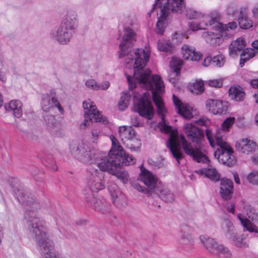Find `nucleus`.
I'll list each match as a JSON object with an SVG mask.
<instances>
[{
    "label": "nucleus",
    "mask_w": 258,
    "mask_h": 258,
    "mask_svg": "<svg viewBox=\"0 0 258 258\" xmlns=\"http://www.w3.org/2000/svg\"><path fill=\"white\" fill-rule=\"evenodd\" d=\"M125 75H126V79L127 80L128 83L129 85V88L130 89H133L135 88H136V83H135V82H133L131 77L126 74H125Z\"/></svg>",
    "instance_id": "13d9d810"
},
{
    "label": "nucleus",
    "mask_w": 258,
    "mask_h": 258,
    "mask_svg": "<svg viewBox=\"0 0 258 258\" xmlns=\"http://www.w3.org/2000/svg\"><path fill=\"white\" fill-rule=\"evenodd\" d=\"M235 121V118L230 117L226 119L222 124V128L224 131H228L232 126Z\"/></svg>",
    "instance_id": "de8ad7c7"
},
{
    "label": "nucleus",
    "mask_w": 258,
    "mask_h": 258,
    "mask_svg": "<svg viewBox=\"0 0 258 258\" xmlns=\"http://www.w3.org/2000/svg\"><path fill=\"white\" fill-rule=\"evenodd\" d=\"M131 123L132 126L136 127L140 126V123L138 120V116L136 115H132L131 116Z\"/></svg>",
    "instance_id": "6e6d98bb"
},
{
    "label": "nucleus",
    "mask_w": 258,
    "mask_h": 258,
    "mask_svg": "<svg viewBox=\"0 0 258 258\" xmlns=\"http://www.w3.org/2000/svg\"><path fill=\"white\" fill-rule=\"evenodd\" d=\"M200 239L207 250L217 256H223L225 258H230L232 253L229 248L222 244L218 243L213 238L201 235Z\"/></svg>",
    "instance_id": "1a4fd4ad"
},
{
    "label": "nucleus",
    "mask_w": 258,
    "mask_h": 258,
    "mask_svg": "<svg viewBox=\"0 0 258 258\" xmlns=\"http://www.w3.org/2000/svg\"><path fill=\"white\" fill-rule=\"evenodd\" d=\"M22 104L20 101L14 100L6 104L5 107L7 111H12L15 117L19 118L22 114Z\"/></svg>",
    "instance_id": "c85d7f7f"
},
{
    "label": "nucleus",
    "mask_w": 258,
    "mask_h": 258,
    "mask_svg": "<svg viewBox=\"0 0 258 258\" xmlns=\"http://www.w3.org/2000/svg\"><path fill=\"white\" fill-rule=\"evenodd\" d=\"M153 194L157 195L162 200L166 203H171L174 200L173 194L167 188H164L161 184L156 187Z\"/></svg>",
    "instance_id": "bb28decb"
},
{
    "label": "nucleus",
    "mask_w": 258,
    "mask_h": 258,
    "mask_svg": "<svg viewBox=\"0 0 258 258\" xmlns=\"http://www.w3.org/2000/svg\"><path fill=\"white\" fill-rule=\"evenodd\" d=\"M250 84L253 88H258V79L251 80Z\"/></svg>",
    "instance_id": "e2e57ef3"
},
{
    "label": "nucleus",
    "mask_w": 258,
    "mask_h": 258,
    "mask_svg": "<svg viewBox=\"0 0 258 258\" xmlns=\"http://www.w3.org/2000/svg\"><path fill=\"white\" fill-rule=\"evenodd\" d=\"M90 175L88 178L87 186L85 189L86 197L95 196L99 190L105 187L103 181L104 177V173L99 171L97 169H91Z\"/></svg>",
    "instance_id": "6e6552de"
},
{
    "label": "nucleus",
    "mask_w": 258,
    "mask_h": 258,
    "mask_svg": "<svg viewBox=\"0 0 258 258\" xmlns=\"http://www.w3.org/2000/svg\"><path fill=\"white\" fill-rule=\"evenodd\" d=\"M234 208H235V205L231 204L230 206H227V210L228 212L233 213H234Z\"/></svg>",
    "instance_id": "0e129e2a"
},
{
    "label": "nucleus",
    "mask_w": 258,
    "mask_h": 258,
    "mask_svg": "<svg viewBox=\"0 0 258 258\" xmlns=\"http://www.w3.org/2000/svg\"><path fill=\"white\" fill-rule=\"evenodd\" d=\"M246 46V42L244 38H238L233 41L229 46V54L230 56L234 57L237 55L238 52L243 50Z\"/></svg>",
    "instance_id": "393cba45"
},
{
    "label": "nucleus",
    "mask_w": 258,
    "mask_h": 258,
    "mask_svg": "<svg viewBox=\"0 0 258 258\" xmlns=\"http://www.w3.org/2000/svg\"><path fill=\"white\" fill-rule=\"evenodd\" d=\"M173 101L177 110V112L186 119H190L194 117L192 108L187 104L182 103L174 94L172 95Z\"/></svg>",
    "instance_id": "412c9836"
},
{
    "label": "nucleus",
    "mask_w": 258,
    "mask_h": 258,
    "mask_svg": "<svg viewBox=\"0 0 258 258\" xmlns=\"http://www.w3.org/2000/svg\"><path fill=\"white\" fill-rule=\"evenodd\" d=\"M233 153V149L231 147H229L223 150L217 149L214 153V156L219 162L223 165L232 167L236 163V160Z\"/></svg>",
    "instance_id": "2eb2a0df"
},
{
    "label": "nucleus",
    "mask_w": 258,
    "mask_h": 258,
    "mask_svg": "<svg viewBox=\"0 0 258 258\" xmlns=\"http://www.w3.org/2000/svg\"><path fill=\"white\" fill-rule=\"evenodd\" d=\"M180 231L181 235L179 242L185 250L189 251L192 249L195 242L191 235L188 232V227L186 225H182Z\"/></svg>",
    "instance_id": "aec40b11"
},
{
    "label": "nucleus",
    "mask_w": 258,
    "mask_h": 258,
    "mask_svg": "<svg viewBox=\"0 0 258 258\" xmlns=\"http://www.w3.org/2000/svg\"><path fill=\"white\" fill-rule=\"evenodd\" d=\"M184 7V0H155L148 15L150 16L156 8L160 9V16L156 24L157 33L160 34L163 33L165 21L171 13H181Z\"/></svg>",
    "instance_id": "20e7f679"
},
{
    "label": "nucleus",
    "mask_w": 258,
    "mask_h": 258,
    "mask_svg": "<svg viewBox=\"0 0 258 258\" xmlns=\"http://www.w3.org/2000/svg\"><path fill=\"white\" fill-rule=\"evenodd\" d=\"M118 168H116L113 170L111 174L115 176L118 179H120L123 183L127 182L128 179V174L127 171L124 170H118Z\"/></svg>",
    "instance_id": "ea45409f"
},
{
    "label": "nucleus",
    "mask_w": 258,
    "mask_h": 258,
    "mask_svg": "<svg viewBox=\"0 0 258 258\" xmlns=\"http://www.w3.org/2000/svg\"><path fill=\"white\" fill-rule=\"evenodd\" d=\"M140 168L141 173L138 179L142 181L146 187L142 186L136 183L133 184V186L139 191L145 193L148 196H151L155 191L156 187L161 184L158 182L157 179L151 172L144 168L143 165H141Z\"/></svg>",
    "instance_id": "0eeeda50"
},
{
    "label": "nucleus",
    "mask_w": 258,
    "mask_h": 258,
    "mask_svg": "<svg viewBox=\"0 0 258 258\" xmlns=\"http://www.w3.org/2000/svg\"><path fill=\"white\" fill-rule=\"evenodd\" d=\"M190 91L198 94L204 91V83L202 81H197L190 88Z\"/></svg>",
    "instance_id": "79ce46f5"
},
{
    "label": "nucleus",
    "mask_w": 258,
    "mask_h": 258,
    "mask_svg": "<svg viewBox=\"0 0 258 258\" xmlns=\"http://www.w3.org/2000/svg\"><path fill=\"white\" fill-rule=\"evenodd\" d=\"M110 86V83L108 81H105L102 82L101 84L98 85L99 89L103 90H107Z\"/></svg>",
    "instance_id": "bf43d9fd"
},
{
    "label": "nucleus",
    "mask_w": 258,
    "mask_h": 258,
    "mask_svg": "<svg viewBox=\"0 0 258 258\" xmlns=\"http://www.w3.org/2000/svg\"><path fill=\"white\" fill-rule=\"evenodd\" d=\"M238 24L241 29H247L252 27L253 23L242 11H240L238 17Z\"/></svg>",
    "instance_id": "f704fd0d"
},
{
    "label": "nucleus",
    "mask_w": 258,
    "mask_h": 258,
    "mask_svg": "<svg viewBox=\"0 0 258 258\" xmlns=\"http://www.w3.org/2000/svg\"><path fill=\"white\" fill-rule=\"evenodd\" d=\"M110 139L112 142V148L108 152V154L112 156H115V158H117V156L123 154L124 150L115 137L111 136Z\"/></svg>",
    "instance_id": "72a5a7b5"
},
{
    "label": "nucleus",
    "mask_w": 258,
    "mask_h": 258,
    "mask_svg": "<svg viewBox=\"0 0 258 258\" xmlns=\"http://www.w3.org/2000/svg\"><path fill=\"white\" fill-rule=\"evenodd\" d=\"M210 64H212V58L211 57H207L206 58H205L203 64L205 67H208L210 65Z\"/></svg>",
    "instance_id": "052dcab7"
},
{
    "label": "nucleus",
    "mask_w": 258,
    "mask_h": 258,
    "mask_svg": "<svg viewBox=\"0 0 258 258\" xmlns=\"http://www.w3.org/2000/svg\"><path fill=\"white\" fill-rule=\"evenodd\" d=\"M182 60L178 58H172V61L170 62L171 73L169 75V81L174 84L175 82L174 77H177L180 71V67L182 65Z\"/></svg>",
    "instance_id": "a878e982"
},
{
    "label": "nucleus",
    "mask_w": 258,
    "mask_h": 258,
    "mask_svg": "<svg viewBox=\"0 0 258 258\" xmlns=\"http://www.w3.org/2000/svg\"><path fill=\"white\" fill-rule=\"evenodd\" d=\"M99 132L97 130H94L92 131V138L94 139L93 142L95 143V140H96L99 136Z\"/></svg>",
    "instance_id": "680f3d73"
},
{
    "label": "nucleus",
    "mask_w": 258,
    "mask_h": 258,
    "mask_svg": "<svg viewBox=\"0 0 258 258\" xmlns=\"http://www.w3.org/2000/svg\"><path fill=\"white\" fill-rule=\"evenodd\" d=\"M196 172L201 175H204L214 181H218L220 180V175L215 168H209L199 169Z\"/></svg>",
    "instance_id": "2f4dec72"
},
{
    "label": "nucleus",
    "mask_w": 258,
    "mask_h": 258,
    "mask_svg": "<svg viewBox=\"0 0 258 258\" xmlns=\"http://www.w3.org/2000/svg\"><path fill=\"white\" fill-rule=\"evenodd\" d=\"M16 195L17 196L18 200L20 203L30 207V208L27 210L25 215V219L26 220V227L28 231H29V229L27 222L29 219H33L37 218L44 222L45 232L47 233V228L45 221L39 217L37 213L34 212V211L39 209V204L36 202L34 198L30 197V196L28 195V193L23 189H18ZM28 232H29V231Z\"/></svg>",
    "instance_id": "423d86ee"
},
{
    "label": "nucleus",
    "mask_w": 258,
    "mask_h": 258,
    "mask_svg": "<svg viewBox=\"0 0 258 258\" xmlns=\"http://www.w3.org/2000/svg\"><path fill=\"white\" fill-rule=\"evenodd\" d=\"M252 13L254 17H258V3L253 8Z\"/></svg>",
    "instance_id": "69168bd1"
},
{
    "label": "nucleus",
    "mask_w": 258,
    "mask_h": 258,
    "mask_svg": "<svg viewBox=\"0 0 258 258\" xmlns=\"http://www.w3.org/2000/svg\"><path fill=\"white\" fill-rule=\"evenodd\" d=\"M180 138L182 149L186 154L191 157L195 161L198 163H207L208 164L209 163L210 160L203 153L200 146L194 148L191 144L187 141L183 135H180Z\"/></svg>",
    "instance_id": "9b49d317"
},
{
    "label": "nucleus",
    "mask_w": 258,
    "mask_h": 258,
    "mask_svg": "<svg viewBox=\"0 0 258 258\" xmlns=\"http://www.w3.org/2000/svg\"><path fill=\"white\" fill-rule=\"evenodd\" d=\"M208 84L213 87H221L222 86L223 82L220 79L210 80L208 81Z\"/></svg>",
    "instance_id": "603ef678"
},
{
    "label": "nucleus",
    "mask_w": 258,
    "mask_h": 258,
    "mask_svg": "<svg viewBox=\"0 0 258 258\" xmlns=\"http://www.w3.org/2000/svg\"><path fill=\"white\" fill-rule=\"evenodd\" d=\"M17 127L22 132H24V135L27 138L31 140H36L37 139V136L34 135L33 133L30 132H24L20 127L19 125H17Z\"/></svg>",
    "instance_id": "5fc2aeb1"
},
{
    "label": "nucleus",
    "mask_w": 258,
    "mask_h": 258,
    "mask_svg": "<svg viewBox=\"0 0 258 258\" xmlns=\"http://www.w3.org/2000/svg\"><path fill=\"white\" fill-rule=\"evenodd\" d=\"M118 133L122 144L126 142V140H131L134 136H136V131L131 126H122L119 127Z\"/></svg>",
    "instance_id": "cd10ccee"
},
{
    "label": "nucleus",
    "mask_w": 258,
    "mask_h": 258,
    "mask_svg": "<svg viewBox=\"0 0 258 258\" xmlns=\"http://www.w3.org/2000/svg\"><path fill=\"white\" fill-rule=\"evenodd\" d=\"M135 35L134 30L130 27H126L124 28L122 40L119 44V57L126 56V63L134 64V79L138 82L141 87L152 91L153 101L157 107V112L161 118V121L159 123L160 130L166 134H169V136H178L176 129H173L171 126L165 123V106L161 96L156 92L161 93L164 88L161 77L157 75L151 77L150 71L148 69H144L145 62L143 61L142 54L139 52V50L132 49L136 41Z\"/></svg>",
    "instance_id": "f257e3e1"
},
{
    "label": "nucleus",
    "mask_w": 258,
    "mask_h": 258,
    "mask_svg": "<svg viewBox=\"0 0 258 258\" xmlns=\"http://www.w3.org/2000/svg\"><path fill=\"white\" fill-rule=\"evenodd\" d=\"M220 16L218 12H214L211 14L210 20L206 26H210L216 31H219L221 33L222 37H230L228 33L229 29L233 30L237 28V23L235 22H229L226 25H224L219 22Z\"/></svg>",
    "instance_id": "ddd939ff"
},
{
    "label": "nucleus",
    "mask_w": 258,
    "mask_h": 258,
    "mask_svg": "<svg viewBox=\"0 0 258 258\" xmlns=\"http://www.w3.org/2000/svg\"><path fill=\"white\" fill-rule=\"evenodd\" d=\"M202 36L207 43L215 46L219 45L223 41L224 38L221 37V33L218 35L211 32H204Z\"/></svg>",
    "instance_id": "7c9ffc66"
},
{
    "label": "nucleus",
    "mask_w": 258,
    "mask_h": 258,
    "mask_svg": "<svg viewBox=\"0 0 258 258\" xmlns=\"http://www.w3.org/2000/svg\"><path fill=\"white\" fill-rule=\"evenodd\" d=\"M148 92L143 93V96L135 100V109L140 115L148 119H151L154 115V109L150 99Z\"/></svg>",
    "instance_id": "f8f14e48"
},
{
    "label": "nucleus",
    "mask_w": 258,
    "mask_h": 258,
    "mask_svg": "<svg viewBox=\"0 0 258 258\" xmlns=\"http://www.w3.org/2000/svg\"><path fill=\"white\" fill-rule=\"evenodd\" d=\"M130 97L127 94H124L121 96L118 102V108L120 110H124L127 107L129 104Z\"/></svg>",
    "instance_id": "a19ab883"
},
{
    "label": "nucleus",
    "mask_w": 258,
    "mask_h": 258,
    "mask_svg": "<svg viewBox=\"0 0 258 258\" xmlns=\"http://www.w3.org/2000/svg\"><path fill=\"white\" fill-rule=\"evenodd\" d=\"M228 92L231 99L235 101H242L245 98V92L243 88L239 86L231 87Z\"/></svg>",
    "instance_id": "c756f323"
},
{
    "label": "nucleus",
    "mask_w": 258,
    "mask_h": 258,
    "mask_svg": "<svg viewBox=\"0 0 258 258\" xmlns=\"http://www.w3.org/2000/svg\"><path fill=\"white\" fill-rule=\"evenodd\" d=\"M126 141V142L124 143V146L131 151H137L141 146L140 140L136 136H134L131 140Z\"/></svg>",
    "instance_id": "e433bc0d"
},
{
    "label": "nucleus",
    "mask_w": 258,
    "mask_h": 258,
    "mask_svg": "<svg viewBox=\"0 0 258 258\" xmlns=\"http://www.w3.org/2000/svg\"><path fill=\"white\" fill-rule=\"evenodd\" d=\"M236 150L245 155L251 154L258 150L256 143L248 139H243L236 142Z\"/></svg>",
    "instance_id": "6ab92c4d"
},
{
    "label": "nucleus",
    "mask_w": 258,
    "mask_h": 258,
    "mask_svg": "<svg viewBox=\"0 0 258 258\" xmlns=\"http://www.w3.org/2000/svg\"><path fill=\"white\" fill-rule=\"evenodd\" d=\"M255 54V52L254 49L247 48L243 49L241 54V56L243 57L248 61L250 58L254 57Z\"/></svg>",
    "instance_id": "a18cd8bd"
},
{
    "label": "nucleus",
    "mask_w": 258,
    "mask_h": 258,
    "mask_svg": "<svg viewBox=\"0 0 258 258\" xmlns=\"http://www.w3.org/2000/svg\"><path fill=\"white\" fill-rule=\"evenodd\" d=\"M206 107L207 110L213 114H225L228 109L227 102L221 100L210 99L207 100Z\"/></svg>",
    "instance_id": "dca6fc26"
},
{
    "label": "nucleus",
    "mask_w": 258,
    "mask_h": 258,
    "mask_svg": "<svg viewBox=\"0 0 258 258\" xmlns=\"http://www.w3.org/2000/svg\"><path fill=\"white\" fill-rule=\"evenodd\" d=\"M247 179L252 184H258V172H251L248 174Z\"/></svg>",
    "instance_id": "09e8293b"
},
{
    "label": "nucleus",
    "mask_w": 258,
    "mask_h": 258,
    "mask_svg": "<svg viewBox=\"0 0 258 258\" xmlns=\"http://www.w3.org/2000/svg\"><path fill=\"white\" fill-rule=\"evenodd\" d=\"M233 191V182L228 179L223 178L220 182V194L224 200H230Z\"/></svg>",
    "instance_id": "4be33fe9"
},
{
    "label": "nucleus",
    "mask_w": 258,
    "mask_h": 258,
    "mask_svg": "<svg viewBox=\"0 0 258 258\" xmlns=\"http://www.w3.org/2000/svg\"><path fill=\"white\" fill-rule=\"evenodd\" d=\"M86 86L94 90H99V87H98V85L95 80L90 79L87 80L85 83Z\"/></svg>",
    "instance_id": "8fccbe9b"
},
{
    "label": "nucleus",
    "mask_w": 258,
    "mask_h": 258,
    "mask_svg": "<svg viewBox=\"0 0 258 258\" xmlns=\"http://www.w3.org/2000/svg\"><path fill=\"white\" fill-rule=\"evenodd\" d=\"M158 48L160 51L170 52L173 50V47L169 41L160 40L158 42Z\"/></svg>",
    "instance_id": "4c0bfd02"
},
{
    "label": "nucleus",
    "mask_w": 258,
    "mask_h": 258,
    "mask_svg": "<svg viewBox=\"0 0 258 258\" xmlns=\"http://www.w3.org/2000/svg\"><path fill=\"white\" fill-rule=\"evenodd\" d=\"M70 149L72 154L78 160L86 164H97L100 169L99 171L102 173L107 172L111 174L114 170L119 167L121 163L117 160L115 156L108 154L107 156H104L102 153L91 147L87 142L72 146Z\"/></svg>",
    "instance_id": "f03ea898"
},
{
    "label": "nucleus",
    "mask_w": 258,
    "mask_h": 258,
    "mask_svg": "<svg viewBox=\"0 0 258 258\" xmlns=\"http://www.w3.org/2000/svg\"><path fill=\"white\" fill-rule=\"evenodd\" d=\"M45 126L49 133L54 137H60L62 135V130L60 122L55 119L53 115L45 113L43 115Z\"/></svg>",
    "instance_id": "4468645a"
},
{
    "label": "nucleus",
    "mask_w": 258,
    "mask_h": 258,
    "mask_svg": "<svg viewBox=\"0 0 258 258\" xmlns=\"http://www.w3.org/2000/svg\"><path fill=\"white\" fill-rule=\"evenodd\" d=\"M186 16L189 19L200 18L203 17V15H202L201 13L192 9H189L188 10H187Z\"/></svg>",
    "instance_id": "49530a36"
},
{
    "label": "nucleus",
    "mask_w": 258,
    "mask_h": 258,
    "mask_svg": "<svg viewBox=\"0 0 258 258\" xmlns=\"http://www.w3.org/2000/svg\"><path fill=\"white\" fill-rule=\"evenodd\" d=\"M183 57L186 60L199 61L201 57L200 52H196L195 49L187 45H184L181 48Z\"/></svg>",
    "instance_id": "b1692460"
},
{
    "label": "nucleus",
    "mask_w": 258,
    "mask_h": 258,
    "mask_svg": "<svg viewBox=\"0 0 258 258\" xmlns=\"http://www.w3.org/2000/svg\"><path fill=\"white\" fill-rule=\"evenodd\" d=\"M86 199L95 211H99L103 214H106L109 212V208L104 200L97 199L95 196L86 197Z\"/></svg>",
    "instance_id": "5701e85b"
},
{
    "label": "nucleus",
    "mask_w": 258,
    "mask_h": 258,
    "mask_svg": "<svg viewBox=\"0 0 258 258\" xmlns=\"http://www.w3.org/2000/svg\"><path fill=\"white\" fill-rule=\"evenodd\" d=\"M88 105L85 101H84L83 103L85 120L84 122L80 125L81 129L86 128L89 125L90 123L93 121L95 122H102L103 124L108 123L106 117L100 114V112L97 109L95 105H90V109H89Z\"/></svg>",
    "instance_id": "9d476101"
},
{
    "label": "nucleus",
    "mask_w": 258,
    "mask_h": 258,
    "mask_svg": "<svg viewBox=\"0 0 258 258\" xmlns=\"http://www.w3.org/2000/svg\"><path fill=\"white\" fill-rule=\"evenodd\" d=\"M183 131L188 140L193 142L199 144L204 140V132L192 124L187 123L184 125Z\"/></svg>",
    "instance_id": "f3484780"
},
{
    "label": "nucleus",
    "mask_w": 258,
    "mask_h": 258,
    "mask_svg": "<svg viewBox=\"0 0 258 258\" xmlns=\"http://www.w3.org/2000/svg\"><path fill=\"white\" fill-rule=\"evenodd\" d=\"M225 58L222 55H218L212 58V64L219 67H222L225 63Z\"/></svg>",
    "instance_id": "c03bdc74"
},
{
    "label": "nucleus",
    "mask_w": 258,
    "mask_h": 258,
    "mask_svg": "<svg viewBox=\"0 0 258 258\" xmlns=\"http://www.w3.org/2000/svg\"><path fill=\"white\" fill-rule=\"evenodd\" d=\"M53 104L61 113H63V108L56 97L55 92L51 90L49 94H46L43 95L41 101L42 109L43 111H47L53 107Z\"/></svg>",
    "instance_id": "a211bd4d"
},
{
    "label": "nucleus",
    "mask_w": 258,
    "mask_h": 258,
    "mask_svg": "<svg viewBox=\"0 0 258 258\" xmlns=\"http://www.w3.org/2000/svg\"><path fill=\"white\" fill-rule=\"evenodd\" d=\"M45 166L49 168L52 171H56L57 170V167L55 165L54 161L52 159L46 161Z\"/></svg>",
    "instance_id": "864d4df0"
},
{
    "label": "nucleus",
    "mask_w": 258,
    "mask_h": 258,
    "mask_svg": "<svg viewBox=\"0 0 258 258\" xmlns=\"http://www.w3.org/2000/svg\"><path fill=\"white\" fill-rule=\"evenodd\" d=\"M216 143L217 145L220 147L219 149H224L229 147H231L226 142L223 140L222 138L220 137H216Z\"/></svg>",
    "instance_id": "3c124183"
},
{
    "label": "nucleus",
    "mask_w": 258,
    "mask_h": 258,
    "mask_svg": "<svg viewBox=\"0 0 258 258\" xmlns=\"http://www.w3.org/2000/svg\"><path fill=\"white\" fill-rule=\"evenodd\" d=\"M234 178L235 181L237 184H239L240 183V179H239V178L238 177V175L237 173H234Z\"/></svg>",
    "instance_id": "338daca9"
},
{
    "label": "nucleus",
    "mask_w": 258,
    "mask_h": 258,
    "mask_svg": "<svg viewBox=\"0 0 258 258\" xmlns=\"http://www.w3.org/2000/svg\"><path fill=\"white\" fill-rule=\"evenodd\" d=\"M238 218L240 221L242 225L246 230L249 232L255 231L256 226L253 225L249 220L246 218H244L241 214H239Z\"/></svg>",
    "instance_id": "58836bf2"
},
{
    "label": "nucleus",
    "mask_w": 258,
    "mask_h": 258,
    "mask_svg": "<svg viewBox=\"0 0 258 258\" xmlns=\"http://www.w3.org/2000/svg\"><path fill=\"white\" fill-rule=\"evenodd\" d=\"M29 234L35 239L37 248L43 258H57L53 241L45 232L44 222L38 219H29Z\"/></svg>",
    "instance_id": "7ed1b4c3"
},
{
    "label": "nucleus",
    "mask_w": 258,
    "mask_h": 258,
    "mask_svg": "<svg viewBox=\"0 0 258 258\" xmlns=\"http://www.w3.org/2000/svg\"><path fill=\"white\" fill-rule=\"evenodd\" d=\"M108 189L110 193V195L113 197H115L114 200V203L115 205L118 206V203L119 201V198L116 195V190L118 189L117 186L115 183H111L108 185Z\"/></svg>",
    "instance_id": "37998d69"
},
{
    "label": "nucleus",
    "mask_w": 258,
    "mask_h": 258,
    "mask_svg": "<svg viewBox=\"0 0 258 258\" xmlns=\"http://www.w3.org/2000/svg\"><path fill=\"white\" fill-rule=\"evenodd\" d=\"M252 46L254 49L258 51V40H255L252 43Z\"/></svg>",
    "instance_id": "774afa93"
},
{
    "label": "nucleus",
    "mask_w": 258,
    "mask_h": 258,
    "mask_svg": "<svg viewBox=\"0 0 258 258\" xmlns=\"http://www.w3.org/2000/svg\"><path fill=\"white\" fill-rule=\"evenodd\" d=\"M117 157L118 158H116L117 160H119L121 162L119 164V167L122 166L133 165L136 163V159L132 156L126 154L125 151L123 152V154Z\"/></svg>",
    "instance_id": "c9c22d12"
},
{
    "label": "nucleus",
    "mask_w": 258,
    "mask_h": 258,
    "mask_svg": "<svg viewBox=\"0 0 258 258\" xmlns=\"http://www.w3.org/2000/svg\"><path fill=\"white\" fill-rule=\"evenodd\" d=\"M77 14L76 12L71 11L67 13L57 30L51 33L52 37L60 44L68 43L75 29L77 27Z\"/></svg>",
    "instance_id": "39448f33"
},
{
    "label": "nucleus",
    "mask_w": 258,
    "mask_h": 258,
    "mask_svg": "<svg viewBox=\"0 0 258 258\" xmlns=\"http://www.w3.org/2000/svg\"><path fill=\"white\" fill-rule=\"evenodd\" d=\"M246 236L240 233H233L230 237L233 244L236 247L239 248H246L248 244L245 241Z\"/></svg>",
    "instance_id": "473e14b6"
},
{
    "label": "nucleus",
    "mask_w": 258,
    "mask_h": 258,
    "mask_svg": "<svg viewBox=\"0 0 258 258\" xmlns=\"http://www.w3.org/2000/svg\"><path fill=\"white\" fill-rule=\"evenodd\" d=\"M3 65L1 59L0 58V80L5 82L6 80V77L5 73L3 71Z\"/></svg>",
    "instance_id": "4d7b16f0"
}]
</instances>
